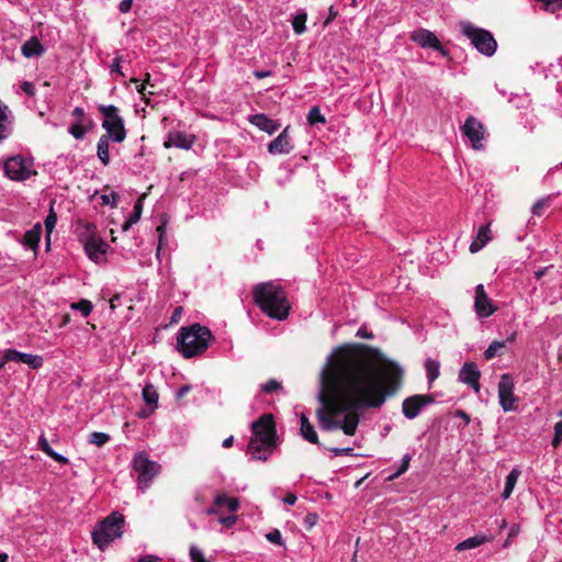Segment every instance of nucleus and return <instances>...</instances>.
Returning a JSON list of instances; mask_svg holds the SVG:
<instances>
[{
  "instance_id": "49530a36",
  "label": "nucleus",
  "mask_w": 562,
  "mask_h": 562,
  "mask_svg": "<svg viewBox=\"0 0 562 562\" xmlns=\"http://www.w3.org/2000/svg\"><path fill=\"white\" fill-rule=\"evenodd\" d=\"M266 539L274 544L283 546L281 532L278 529H273L272 531L266 535Z\"/></svg>"
},
{
  "instance_id": "e2e57ef3",
  "label": "nucleus",
  "mask_w": 562,
  "mask_h": 562,
  "mask_svg": "<svg viewBox=\"0 0 562 562\" xmlns=\"http://www.w3.org/2000/svg\"><path fill=\"white\" fill-rule=\"evenodd\" d=\"M296 499L297 497L294 493H286L285 496L283 497V502L288 505H294Z\"/></svg>"
},
{
  "instance_id": "774afa93",
  "label": "nucleus",
  "mask_w": 562,
  "mask_h": 562,
  "mask_svg": "<svg viewBox=\"0 0 562 562\" xmlns=\"http://www.w3.org/2000/svg\"><path fill=\"white\" fill-rule=\"evenodd\" d=\"M357 336L360 337V338H367V339H370L373 337V335L371 333H368L366 330V328H360L358 331H357Z\"/></svg>"
},
{
  "instance_id": "f8f14e48",
  "label": "nucleus",
  "mask_w": 562,
  "mask_h": 562,
  "mask_svg": "<svg viewBox=\"0 0 562 562\" xmlns=\"http://www.w3.org/2000/svg\"><path fill=\"white\" fill-rule=\"evenodd\" d=\"M435 397L431 394H416L406 397L402 403L403 415L408 419L416 418L423 407L432 404Z\"/></svg>"
},
{
  "instance_id": "4be33fe9",
  "label": "nucleus",
  "mask_w": 562,
  "mask_h": 562,
  "mask_svg": "<svg viewBox=\"0 0 562 562\" xmlns=\"http://www.w3.org/2000/svg\"><path fill=\"white\" fill-rule=\"evenodd\" d=\"M300 419H301L300 431H301L302 437L311 443L318 445L319 440H318L317 432L315 431L314 426L310 423V420L305 416V414H301Z\"/></svg>"
},
{
  "instance_id": "69168bd1",
  "label": "nucleus",
  "mask_w": 562,
  "mask_h": 562,
  "mask_svg": "<svg viewBox=\"0 0 562 562\" xmlns=\"http://www.w3.org/2000/svg\"><path fill=\"white\" fill-rule=\"evenodd\" d=\"M159 559L156 555H143L140 557L137 562H157Z\"/></svg>"
},
{
  "instance_id": "603ef678",
  "label": "nucleus",
  "mask_w": 562,
  "mask_h": 562,
  "mask_svg": "<svg viewBox=\"0 0 562 562\" xmlns=\"http://www.w3.org/2000/svg\"><path fill=\"white\" fill-rule=\"evenodd\" d=\"M116 198H117V194L115 192H112L111 195L103 194L101 196L102 204H110L111 206H115L116 205V201H115Z\"/></svg>"
},
{
  "instance_id": "a18cd8bd",
  "label": "nucleus",
  "mask_w": 562,
  "mask_h": 562,
  "mask_svg": "<svg viewBox=\"0 0 562 562\" xmlns=\"http://www.w3.org/2000/svg\"><path fill=\"white\" fill-rule=\"evenodd\" d=\"M189 554H190V559L192 560V562H210V561L205 560L201 550L195 546H192L190 548Z\"/></svg>"
},
{
  "instance_id": "9b49d317",
  "label": "nucleus",
  "mask_w": 562,
  "mask_h": 562,
  "mask_svg": "<svg viewBox=\"0 0 562 562\" xmlns=\"http://www.w3.org/2000/svg\"><path fill=\"white\" fill-rule=\"evenodd\" d=\"M5 176L14 181H23L33 173L30 164L21 156H12L4 162Z\"/></svg>"
},
{
  "instance_id": "2f4dec72",
  "label": "nucleus",
  "mask_w": 562,
  "mask_h": 562,
  "mask_svg": "<svg viewBox=\"0 0 562 562\" xmlns=\"http://www.w3.org/2000/svg\"><path fill=\"white\" fill-rule=\"evenodd\" d=\"M92 125V121L88 120V126L85 123H75L69 127V133L76 139H82L89 127Z\"/></svg>"
},
{
  "instance_id": "c9c22d12",
  "label": "nucleus",
  "mask_w": 562,
  "mask_h": 562,
  "mask_svg": "<svg viewBox=\"0 0 562 562\" xmlns=\"http://www.w3.org/2000/svg\"><path fill=\"white\" fill-rule=\"evenodd\" d=\"M32 369H38L43 366V358L36 355L24 353L22 361Z\"/></svg>"
},
{
  "instance_id": "09e8293b",
  "label": "nucleus",
  "mask_w": 562,
  "mask_h": 562,
  "mask_svg": "<svg viewBox=\"0 0 562 562\" xmlns=\"http://www.w3.org/2000/svg\"><path fill=\"white\" fill-rule=\"evenodd\" d=\"M71 114L77 120V123H85L87 121L86 113L82 108H75Z\"/></svg>"
},
{
  "instance_id": "1a4fd4ad",
  "label": "nucleus",
  "mask_w": 562,
  "mask_h": 562,
  "mask_svg": "<svg viewBox=\"0 0 562 562\" xmlns=\"http://www.w3.org/2000/svg\"><path fill=\"white\" fill-rule=\"evenodd\" d=\"M461 132L471 142L474 149L481 150L484 148L485 127L475 116L469 115L467 117L461 126Z\"/></svg>"
},
{
  "instance_id": "79ce46f5",
  "label": "nucleus",
  "mask_w": 562,
  "mask_h": 562,
  "mask_svg": "<svg viewBox=\"0 0 562 562\" xmlns=\"http://www.w3.org/2000/svg\"><path fill=\"white\" fill-rule=\"evenodd\" d=\"M409 462H411V456L405 454L402 459L400 468L397 469V471L394 474H392L389 477V480H394V479L398 477L400 475H402L403 473H405L409 467Z\"/></svg>"
},
{
  "instance_id": "3c124183",
  "label": "nucleus",
  "mask_w": 562,
  "mask_h": 562,
  "mask_svg": "<svg viewBox=\"0 0 562 562\" xmlns=\"http://www.w3.org/2000/svg\"><path fill=\"white\" fill-rule=\"evenodd\" d=\"M335 456H353L352 448H330L329 449Z\"/></svg>"
},
{
  "instance_id": "e433bc0d",
  "label": "nucleus",
  "mask_w": 562,
  "mask_h": 562,
  "mask_svg": "<svg viewBox=\"0 0 562 562\" xmlns=\"http://www.w3.org/2000/svg\"><path fill=\"white\" fill-rule=\"evenodd\" d=\"M551 204V196H546L538 200L531 209L533 215L541 216L543 214V210L548 209Z\"/></svg>"
},
{
  "instance_id": "5fc2aeb1",
  "label": "nucleus",
  "mask_w": 562,
  "mask_h": 562,
  "mask_svg": "<svg viewBox=\"0 0 562 562\" xmlns=\"http://www.w3.org/2000/svg\"><path fill=\"white\" fill-rule=\"evenodd\" d=\"M21 89H22L26 94H29V95H34V93H35V88H34V86H33L31 82H29V81H23V82L21 83Z\"/></svg>"
},
{
  "instance_id": "0e129e2a",
  "label": "nucleus",
  "mask_w": 562,
  "mask_h": 562,
  "mask_svg": "<svg viewBox=\"0 0 562 562\" xmlns=\"http://www.w3.org/2000/svg\"><path fill=\"white\" fill-rule=\"evenodd\" d=\"M191 391V386L190 385H183L179 389L178 391V394H177V397L178 398H182L183 396H186L189 392Z\"/></svg>"
},
{
  "instance_id": "052dcab7",
  "label": "nucleus",
  "mask_w": 562,
  "mask_h": 562,
  "mask_svg": "<svg viewBox=\"0 0 562 562\" xmlns=\"http://www.w3.org/2000/svg\"><path fill=\"white\" fill-rule=\"evenodd\" d=\"M121 60H122V57H115L114 58L113 64L111 66V71L112 72H117L121 76H124V74L121 71V66H120Z\"/></svg>"
},
{
  "instance_id": "423d86ee",
  "label": "nucleus",
  "mask_w": 562,
  "mask_h": 562,
  "mask_svg": "<svg viewBox=\"0 0 562 562\" xmlns=\"http://www.w3.org/2000/svg\"><path fill=\"white\" fill-rule=\"evenodd\" d=\"M98 110L104 116L102 127L106 131L105 135L115 143H122L126 137V130L119 108L100 104Z\"/></svg>"
},
{
  "instance_id": "20e7f679",
  "label": "nucleus",
  "mask_w": 562,
  "mask_h": 562,
  "mask_svg": "<svg viewBox=\"0 0 562 562\" xmlns=\"http://www.w3.org/2000/svg\"><path fill=\"white\" fill-rule=\"evenodd\" d=\"M213 340L211 330L193 324L188 327H182L177 337V349L184 358H192L203 353Z\"/></svg>"
},
{
  "instance_id": "4468645a",
  "label": "nucleus",
  "mask_w": 562,
  "mask_h": 562,
  "mask_svg": "<svg viewBox=\"0 0 562 562\" xmlns=\"http://www.w3.org/2000/svg\"><path fill=\"white\" fill-rule=\"evenodd\" d=\"M411 38L415 43L419 44L422 47H430L439 52L443 56L447 55V50L442 47L440 41L432 32L428 30L422 29L415 31L412 33Z\"/></svg>"
},
{
  "instance_id": "473e14b6",
  "label": "nucleus",
  "mask_w": 562,
  "mask_h": 562,
  "mask_svg": "<svg viewBox=\"0 0 562 562\" xmlns=\"http://www.w3.org/2000/svg\"><path fill=\"white\" fill-rule=\"evenodd\" d=\"M306 20H307V14L306 12H301L299 14H296L292 21V26H293V31L296 33V34H302L305 32L306 27H305V23H306Z\"/></svg>"
},
{
  "instance_id": "f257e3e1",
  "label": "nucleus",
  "mask_w": 562,
  "mask_h": 562,
  "mask_svg": "<svg viewBox=\"0 0 562 562\" xmlns=\"http://www.w3.org/2000/svg\"><path fill=\"white\" fill-rule=\"evenodd\" d=\"M404 371L376 348L355 344L340 348L322 373L316 415L323 430L357 431L358 411L380 408L402 385Z\"/></svg>"
},
{
  "instance_id": "412c9836",
  "label": "nucleus",
  "mask_w": 562,
  "mask_h": 562,
  "mask_svg": "<svg viewBox=\"0 0 562 562\" xmlns=\"http://www.w3.org/2000/svg\"><path fill=\"white\" fill-rule=\"evenodd\" d=\"M21 52L24 57L32 58L41 56L44 53V47L36 36H32L22 45Z\"/></svg>"
},
{
  "instance_id": "13d9d810",
  "label": "nucleus",
  "mask_w": 562,
  "mask_h": 562,
  "mask_svg": "<svg viewBox=\"0 0 562 562\" xmlns=\"http://www.w3.org/2000/svg\"><path fill=\"white\" fill-rule=\"evenodd\" d=\"M183 308L181 306H178L173 310L170 322L171 323H178L182 316Z\"/></svg>"
},
{
  "instance_id": "0eeeda50",
  "label": "nucleus",
  "mask_w": 562,
  "mask_h": 562,
  "mask_svg": "<svg viewBox=\"0 0 562 562\" xmlns=\"http://www.w3.org/2000/svg\"><path fill=\"white\" fill-rule=\"evenodd\" d=\"M461 26L463 35L471 41L480 53L486 56L494 55L497 43L490 31L473 26L470 23H462Z\"/></svg>"
},
{
  "instance_id": "6e6d98bb",
  "label": "nucleus",
  "mask_w": 562,
  "mask_h": 562,
  "mask_svg": "<svg viewBox=\"0 0 562 562\" xmlns=\"http://www.w3.org/2000/svg\"><path fill=\"white\" fill-rule=\"evenodd\" d=\"M133 5V0H122L119 4V9L122 13H127Z\"/></svg>"
},
{
  "instance_id": "7c9ffc66",
  "label": "nucleus",
  "mask_w": 562,
  "mask_h": 562,
  "mask_svg": "<svg viewBox=\"0 0 562 562\" xmlns=\"http://www.w3.org/2000/svg\"><path fill=\"white\" fill-rule=\"evenodd\" d=\"M425 369L429 382H432L439 376L440 363L436 360L428 359L425 362Z\"/></svg>"
},
{
  "instance_id": "c85d7f7f",
  "label": "nucleus",
  "mask_w": 562,
  "mask_h": 562,
  "mask_svg": "<svg viewBox=\"0 0 562 562\" xmlns=\"http://www.w3.org/2000/svg\"><path fill=\"white\" fill-rule=\"evenodd\" d=\"M519 471L514 469L510 471V473L507 475L506 477V482H505V487H504V491H503V494L502 496L507 499L510 497L512 493H513V490L516 485V482L518 480V476H519Z\"/></svg>"
},
{
  "instance_id": "4d7b16f0",
  "label": "nucleus",
  "mask_w": 562,
  "mask_h": 562,
  "mask_svg": "<svg viewBox=\"0 0 562 562\" xmlns=\"http://www.w3.org/2000/svg\"><path fill=\"white\" fill-rule=\"evenodd\" d=\"M221 524H223L226 527H232L236 524L237 517L235 515L223 517L220 519Z\"/></svg>"
},
{
  "instance_id": "bb28decb",
  "label": "nucleus",
  "mask_w": 562,
  "mask_h": 562,
  "mask_svg": "<svg viewBox=\"0 0 562 562\" xmlns=\"http://www.w3.org/2000/svg\"><path fill=\"white\" fill-rule=\"evenodd\" d=\"M111 137H109L106 135H102L98 142L97 155L104 166L109 165V162H110V151H109V139Z\"/></svg>"
},
{
  "instance_id": "338daca9",
  "label": "nucleus",
  "mask_w": 562,
  "mask_h": 562,
  "mask_svg": "<svg viewBox=\"0 0 562 562\" xmlns=\"http://www.w3.org/2000/svg\"><path fill=\"white\" fill-rule=\"evenodd\" d=\"M317 515L316 514H307L305 517V522L310 526H313L316 524Z\"/></svg>"
},
{
  "instance_id": "f3484780",
  "label": "nucleus",
  "mask_w": 562,
  "mask_h": 562,
  "mask_svg": "<svg viewBox=\"0 0 562 562\" xmlns=\"http://www.w3.org/2000/svg\"><path fill=\"white\" fill-rule=\"evenodd\" d=\"M480 376L481 372L474 362H465L459 373L460 381L470 385L475 392L480 390Z\"/></svg>"
},
{
  "instance_id": "393cba45",
  "label": "nucleus",
  "mask_w": 562,
  "mask_h": 562,
  "mask_svg": "<svg viewBox=\"0 0 562 562\" xmlns=\"http://www.w3.org/2000/svg\"><path fill=\"white\" fill-rule=\"evenodd\" d=\"M38 448L45 453L47 454L49 458H52L54 461L60 463V464H67L69 461L66 457L55 452L49 443H48V440L44 437V436H41L40 439H38Z\"/></svg>"
},
{
  "instance_id": "37998d69",
  "label": "nucleus",
  "mask_w": 562,
  "mask_h": 562,
  "mask_svg": "<svg viewBox=\"0 0 562 562\" xmlns=\"http://www.w3.org/2000/svg\"><path fill=\"white\" fill-rule=\"evenodd\" d=\"M281 389L282 384L274 379H270L268 382L261 385V391L265 393H272Z\"/></svg>"
},
{
  "instance_id": "a211bd4d",
  "label": "nucleus",
  "mask_w": 562,
  "mask_h": 562,
  "mask_svg": "<svg viewBox=\"0 0 562 562\" xmlns=\"http://www.w3.org/2000/svg\"><path fill=\"white\" fill-rule=\"evenodd\" d=\"M195 140L193 135H188L182 132H170L167 139L164 142L165 148L178 147L181 149H189Z\"/></svg>"
},
{
  "instance_id": "58836bf2",
  "label": "nucleus",
  "mask_w": 562,
  "mask_h": 562,
  "mask_svg": "<svg viewBox=\"0 0 562 562\" xmlns=\"http://www.w3.org/2000/svg\"><path fill=\"white\" fill-rule=\"evenodd\" d=\"M505 347V342L503 341H498V340H494L488 347L487 349L484 351V357L485 359L490 360V359H493L497 353L498 351Z\"/></svg>"
},
{
  "instance_id": "c03bdc74",
  "label": "nucleus",
  "mask_w": 562,
  "mask_h": 562,
  "mask_svg": "<svg viewBox=\"0 0 562 562\" xmlns=\"http://www.w3.org/2000/svg\"><path fill=\"white\" fill-rule=\"evenodd\" d=\"M23 352H20L15 349H8L5 350L4 352V361H16V362H21L22 361V358H23Z\"/></svg>"
},
{
  "instance_id": "cd10ccee",
  "label": "nucleus",
  "mask_w": 562,
  "mask_h": 562,
  "mask_svg": "<svg viewBox=\"0 0 562 562\" xmlns=\"http://www.w3.org/2000/svg\"><path fill=\"white\" fill-rule=\"evenodd\" d=\"M142 395L147 406H153L157 408L159 395L156 387L153 384H146L143 389Z\"/></svg>"
},
{
  "instance_id": "f03ea898",
  "label": "nucleus",
  "mask_w": 562,
  "mask_h": 562,
  "mask_svg": "<svg viewBox=\"0 0 562 562\" xmlns=\"http://www.w3.org/2000/svg\"><path fill=\"white\" fill-rule=\"evenodd\" d=\"M279 445L272 414H263L251 424V437L246 453L251 460L266 462Z\"/></svg>"
},
{
  "instance_id": "5701e85b",
  "label": "nucleus",
  "mask_w": 562,
  "mask_h": 562,
  "mask_svg": "<svg viewBox=\"0 0 562 562\" xmlns=\"http://www.w3.org/2000/svg\"><path fill=\"white\" fill-rule=\"evenodd\" d=\"M41 235H42V226L40 223H37L36 225L33 226L32 229L27 231L24 234L23 244L26 247H30L31 249H33L34 252H36L38 243L41 240Z\"/></svg>"
},
{
  "instance_id": "9d476101",
  "label": "nucleus",
  "mask_w": 562,
  "mask_h": 562,
  "mask_svg": "<svg viewBox=\"0 0 562 562\" xmlns=\"http://www.w3.org/2000/svg\"><path fill=\"white\" fill-rule=\"evenodd\" d=\"M499 405L504 412L517 408L518 397L514 394V381L510 374L504 373L498 382Z\"/></svg>"
},
{
  "instance_id": "4c0bfd02",
  "label": "nucleus",
  "mask_w": 562,
  "mask_h": 562,
  "mask_svg": "<svg viewBox=\"0 0 562 562\" xmlns=\"http://www.w3.org/2000/svg\"><path fill=\"white\" fill-rule=\"evenodd\" d=\"M109 440L110 436L105 432L93 431L89 437V443L95 445L97 447L104 446Z\"/></svg>"
},
{
  "instance_id": "aec40b11",
  "label": "nucleus",
  "mask_w": 562,
  "mask_h": 562,
  "mask_svg": "<svg viewBox=\"0 0 562 562\" xmlns=\"http://www.w3.org/2000/svg\"><path fill=\"white\" fill-rule=\"evenodd\" d=\"M491 238L490 224L481 226L475 239L470 245V251L472 254L480 251L491 240Z\"/></svg>"
},
{
  "instance_id": "f704fd0d",
  "label": "nucleus",
  "mask_w": 562,
  "mask_h": 562,
  "mask_svg": "<svg viewBox=\"0 0 562 562\" xmlns=\"http://www.w3.org/2000/svg\"><path fill=\"white\" fill-rule=\"evenodd\" d=\"M72 310H78L81 314L87 317L92 311V303L89 300L81 299L80 301L71 304Z\"/></svg>"
},
{
  "instance_id": "a878e982",
  "label": "nucleus",
  "mask_w": 562,
  "mask_h": 562,
  "mask_svg": "<svg viewBox=\"0 0 562 562\" xmlns=\"http://www.w3.org/2000/svg\"><path fill=\"white\" fill-rule=\"evenodd\" d=\"M215 506H226L231 513H235L239 508V501L236 497H229L226 494H217L214 498Z\"/></svg>"
},
{
  "instance_id": "a19ab883",
  "label": "nucleus",
  "mask_w": 562,
  "mask_h": 562,
  "mask_svg": "<svg viewBox=\"0 0 562 562\" xmlns=\"http://www.w3.org/2000/svg\"><path fill=\"white\" fill-rule=\"evenodd\" d=\"M8 106L3 105L0 101V140L5 138V121L8 120L7 115Z\"/></svg>"
},
{
  "instance_id": "bf43d9fd",
  "label": "nucleus",
  "mask_w": 562,
  "mask_h": 562,
  "mask_svg": "<svg viewBox=\"0 0 562 562\" xmlns=\"http://www.w3.org/2000/svg\"><path fill=\"white\" fill-rule=\"evenodd\" d=\"M155 409H156V408H155V407H153V406H149V407H147V408H142V409L137 413V416H138L139 418H144V419H145V418H148V417L153 414V412H154Z\"/></svg>"
},
{
  "instance_id": "ddd939ff",
  "label": "nucleus",
  "mask_w": 562,
  "mask_h": 562,
  "mask_svg": "<svg viewBox=\"0 0 562 562\" xmlns=\"http://www.w3.org/2000/svg\"><path fill=\"white\" fill-rule=\"evenodd\" d=\"M474 308L480 317H488L497 310L485 292L483 284L475 288Z\"/></svg>"
},
{
  "instance_id": "b1692460",
  "label": "nucleus",
  "mask_w": 562,
  "mask_h": 562,
  "mask_svg": "<svg viewBox=\"0 0 562 562\" xmlns=\"http://www.w3.org/2000/svg\"><path fill=\"white\" fill-rule=\"evenodd\" d=\"M490 540L491 538L484 535H476L458 543L456 550L460 552L469 549H474L481 544L488 542Z\"/></svg>"
},
{
  "instance_id": "2eb2a0df",
  "label": "nucleus",
  "mask_w": 562,
  "mask_h": 562,
  "mask_svg": "<svg viewBox=\"0 0 562 562\" xmlns=\"http://www.w3.org/2000/svg\"><path fill=\"white\" fill-rule=\"evenodd\" d=\"M290 126L284 130L268 145V151L271 155H288L293 150L291 137L289 135Z\"/></svg>"
},
{
  "instance_id": "680f3d73",
  "label": "nucleus",
  "mask_w": 562,
  "mask_h": 562,
  "mask_svg": "<svg viewBox=\"0 0 562 562\" xmlns=\"http://www.w3.org/2000/svg\"><path fill=\"white\" fill-rule=\"evenodd\" d=\"M454 415H456V417L463 419L465 426L469 425L471 419H470V415L467 412H464L462 409H458V411H456Z\"/></svg>"
},
{
  "instance_id": "de8ad7c7",
  "label": "nucleus",
  "mask_w": 562,
  "mask_h": 562,
  "mask_svg": "<svg viewBox=\"0 0 562 562\" xmlns=\"http://www.w3.org/2000/svg\"><path fill=\"white\" fill-rule=\"evenodd\" d=\"M562 441V423H557L554 425V437L551 441V445L554 448H558L561 445Z\"/></svg>"
},
{
  "instance_id": "6e6552de",
  "label": "nucleus",
  "mask_w": 562,
  "mask_h": 562,
  "mask_svg": "<svg viewBox=\"0 0 562 562\" xmlns=\"http://www.w3.org/2000/svg\"><path fill=\"white\" fill-rule=\"evenodd\" d=\"M133 468L138 473V485L142 490L149 486L151 480L160 472V464L148 459L145 452L134 457Z\"/></svg>"
},
{
  "instance_id": "864d4df0",
  "label": "nucleus",
  "mask_w": 562,
  "mask_h": 562,
  "mask_svg": "<svg viewBox=\"0 0 562 562\" xmlns=\"http://www.w3.org/2000/svg\"><path fill=\"white\" fill-rule=\"evenodd\" d=\"M337 15H338V11L333 5H330L328 9V16L324 21V26H327L333 20H335L337 18Z\"/></svg>"
},
{
  "instance_id": "72a5a7b5",
  "label": "nucleus",
  "mask_w": 562,
  "mask_h": 562,
  "mask_svg": "<svg viewBox=\"0 0 562 562\" xmlns=\"http://www.w3.org/2000/svg\"><path fill=\"white\" fill-rule=\"evenodd\" d=\"M325 116L321 113L318 106H313L307 114V123L310 125H315L317 123H325Z\"/></svg>"
},
{
  "instance_id": "39448f33",
  "label": "nucleus",
  "mask_w": 562,
  "mask_h": 562,
  "mask_svg": "<svg viewBox=\"0 0 562 562\" xmlns=\"http://www.w3.org/2000/svg\"><path fill=\"white\" fill-rule=\"evenodd\" d=\"M124 524L125 519L121 513H111L91 532L93 543L103 551L110 542L121 538Z\"/></svg>"
},
{
  "instance_id": "7ed1b4c3",
  "label": "nucleus",
  "mask_w": 562,
  "mask_h": 562,
  "mask_svg": "<svg viewBox=\"0 0 562 562\" xmlns=\"http://www.w3.org/2000/svg\"><path fill=\"white\" fill-rule=\"evenodd\" d=\"M254 301L257 306L269 317L285 319L290 312V304L285 292L272 282L257 284L252 290Z\"/></svg>"
},
{
  "instance_id": "dca6fc26",
  "label": "nucleus",
  "mask_w": 562,
  "mask_h": 562,
  "mask_svg": "<svg viewBox=\"0 0 562 562\" xmlns=\"http://www.w3.org/2000/svg\"><path fill=\"white\" fill-rule=\"evenodd\" d=\"M109 244L105 243L102 238L91 235L85 241V250L89 258L93 261H98L101 256L105 255L109 249Z\"/></svg>"
},
{
  "instance_id": "8fccbe9b",
  "label": "nucleus",
  "mask_w": 562,
  "mask_h": 562,
  "mask_svg": "<svg viewBox=\"0 0 562 562\" xmlns=\"http://www.w3.org/2000/svg\"><path fill=\"white\" fill-rule=\"evenodd\" d=\"M166 224H167V220H166V216L164 215L162 217V221H161V224L157 227V232L159 234V245H158V249L157 251L159 252L160 248H161V245H162V238H164V235H165V229H166Z\"/></svg>"
},
{
  "instance_id": "6ab92c4d",
  "label": "nucleus",
  "mask_w": 562,
  "mask_h": 562,
  "mask_svg": "<svg viewBox=\"0 0 562 562\" xmlns=\"http://www.w3.org/2000/svg\"><path fill=\"white\" fill-rule=\"evenodd\" d=\"M249 122L259 130L267 132L270 135L276 133L281 126L279 122L271 120L263 113L251 115L249 117Z\"/></svg>"
},
{
  "instance_id": "ea45409f",
  "label": "nucleus",
  "mask_w": 562,
  "mask_h": 562,
  "mask_svg": "<svg viewBox=\"0 0 562 562\" xmlns=\"http://www.w3.org/2000/svg\"><path fill=\"white\" fill-rule=\"evenodd\" d=\"M146 198V193H143L137 201L134 204L133 213L130 215L132 221H135L136 223L139 221L143 212V200Z\"/></svg>"
},
{
  "instance_id": "c756f323",
  "label": "nucleus",
  "mask_w": 562,
  "mask_h": 562,
  "mask_svg": "<svg viewBox=\"0 0 562 562\" xmlns=\"http://www.w3.org/2000/svg\"><path fill=\"white\" fill-rule=\"evenodd\" d=\"M56 222H57V215L56 213L54 212V209L53 206H50V210H49V213L48 215L46 216L45 218V228H46V244H47V248L49 247V243H50V234L56 225Z\"/></svg>"
}]
</instances>
